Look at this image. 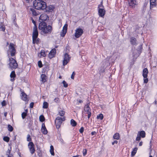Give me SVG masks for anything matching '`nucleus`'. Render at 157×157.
<instances>
[{
	"label": "nucleus",
	"mask_w": 157,
	"mask_h": 157,
	"mask_svg": "<svg viewBox=\"0 0 157 157\" xmlns=\"http://www.w3.org/2000/svg\"><path fill=\"white\" fill-rule=\"evenodd\" d=\"M33 5L35 8L37 10H43L46 7V3L43 0H35Z\"/></svg>",
	"instance_id": "f257e3e1"
},
{
	"label": "nucleus",
	"mask_w": 157,
	"mask_h": 157,
	"mask_svg": "<svg viewBox=\"0 0 157 157\" xmlns=\"http://www.w3.org/2000/svg\"><path fill=\"white\" fill-rule=\"evenodd\" d=\"M9 67L11 69L16 68L17 66V64L16 61L13 58H9Z\"/></svg>",
	"instance_id": "f03ea898"
},
{
	"label": "nucleus",
	"mask_w": 157,
	"mask_h": 157,
	"mask_svg": "<svg viewBox=\"0 0 157 157\" xmlns=\"http://www.w3.org/2000/svg\"><path fill=\"white\" fill-rule=\"evenodd\" d=\"M65 117L61 118L59 117H57L55 121V123L57 128H59L60 127L62 124V121L65 120Z\"/></svg>",
	"instance_id": "7ed1b4c3"
},
{
	"label": "nucleus",
	"mask_w": 157,
	"mask_h": 157,
	"mask_svg": "<svg viewBox=\"0 0 157 157\" xmlns=\"http://www.w3.org/2000/svg\"><path fill=\"white\" fill-rule=\"evenodd\" d=\"M83 33V29L79 27H78L75 30V36L76 38H78L82 35Z\"/></svg>",
	"instance_id": "20e7f679"
},
{
	"label": "nucleus",
	"mask_w": 157,
	"mask_h": 157,
	"mask_svg": "<svg viewBox=\"0 0 157 157\" xmlns=\"http://www.w3.org/2000/svg\"><path fill=\"white\" fill-rule=\"evenodd\" d=\"M9 51L10 53L12 56H13L15 55L16 50L14 47V44L12 43H10V44Z\"/></svg>",
	"instance_id": "39448f33"
},
{
	"label": "nucleus",
	"mask_w": 157,
	"mask_h": 157,
	"mask_svg": "<svg viewBox=\"0 0 157 157\" xmlns=\"http://www.w3.org/2000/svg\"><path fill=\"white\" fill-rule=\"evenodd\" d=\"M148 72L147 68H145L143 70V75L144 77V82L145 83H147L148 81V79L147 78Z\"/></svg>",
	"instance_id": "423d86ee"
},
{
	"label": "nucleus",
	"mask_w": 157,
	"mask_h": 157,
	"mask_svg": "<svg viewBox=\"0 0 157 157\" xmlns=\"http://www.w3.org/2000/svg\"><path fill=\"white\" fill-rule=\"evenodd\" d=\"M38 35V33L37 27L36 26H34L33 33V40H34L36 38H37Z\"/></svg>",
	"instance_id": "0eeeda50"
},
{
	"label": "nucleus",
	"mask_w": 157,
	"mask_h": 157,
	"mask_svg": "<svg viewBox=\"0 0 157 157\" xmlns=\"http://www.w3.org/2000/svg\"><path fill=\"white\" fill-rule=\"evenodd\" d=\"M28 148L32 154H33L35 151L34 145L33 142H29L28 144Z\"/></svg>",
	"instance_id": "6e6552de"
},
{
	"label": "nucleus",
	"mask_w": 157,
	"mask_h": 157,
	"mask_svg": "<svg viewBox=\"0 0 157 157\" xmlns=\"http://www.w3.org/2000/svg\"><path fill=\"white\" fill-rule=\"evenodd\" d=\"M70 59V57L69 55L67 53L64 54V59L63 61V66L66 65L69 61Z\"/></svg>",
	"instance_id": "1a4fd4ad"
},
{
	"label": "nucleus",
	"mask_w": 157,
	"mask_h": 157,
	"mask_svg": "<svg viewBox=\"0 0 157 157\" xmlns=\"http://www.w3.org/2000/svg\"><path fill=\"white\" fill-rule=\"evenodd\" d=\"M52 30V27L49 25L47 26L44 29V30L43 31V32L41 33L42 34H44L47 33H50Z\"/></svg>",
	"instance_id": "9d476101"
},
{
	"label": "nucleus",
	"mask_w": 157,
	"mask_h": 157,
	"mask_svg": "<svg viewBox=\"0 0 157 157\" xmlns=\"http://www.w3.org/2000/svg\"><path fill=\"white\" fill-rule=\"evenodd\" d=\"M48 15L45 13H43L40 15L39 17V21L40 22H43L48 19Z\"/></svg>",
	"instance_id": "9b49d317"
},
{
	"label": "nucleus",
	"mask_w": 157,
	"mask_h": 157,
	"mask_svg": "<svg viewBox=\"0 0 157 157\" xmlns=\"http://www.w3.org/2000/svg\"><path fill=\"white\" fill-rule=\"evenodd\" d=\"M84 110L85 112L86 113L88 114V118L89 119L91 116V110L89 106L87 104L86 105L85 107Z\"/></svg>",
	"instance_id": "f8f14e48"
},
{
	"label": "nucleus",
	"mask_w": 157,
	"mask_h": 157,
	"mask_svg": "<svg viewBox=\"0 0 157 157\" xmlns=\"http://www.w3.org/2000/svg\"><path fill=\"white\" fill-rule=\"evenodd\" d=\"M47 26V25L45 22H41L39 23V29L40 30H41V33L43 32V31L44 30V29L46 28Z\"/></svg>",
	"instance_id": "ddd939ff"
},
{
	"label": "nucleus",
	"mask_w": 157,
	"mask_h": 157,
	"mask_svg": "<svg viewBox=\"0 0 157 157\" xmlns=\"http://www.w3.org/2000/svg\"><path fill=\"white\" fill-rule=\"evenodd\" d=\"M68 25L67 24H65L63 27L62 31L60 33V36L62 37H64L66 34L67 29Z\"/></svg>",
	"instance_id": "4468645a"
},
{
	"label": "nucleus",
	"mask_w": 157,
	"mask_h": 157,
	"mask_svg": "<svg viewBox=\"0 0 157 157\" xmlns=\"http://www.w3.org/2000/svg\"><path fill=\"white\" fill-rule=\"evenodd\" d=\"M29 12L30 14L33 16H36L39 14L37 12L36 10L33 8H30L29 10Z\"/></svg>",
	"instance_id": "2eb2a0df"
},
{
	"label": "nucleus",
	"mask_w": 157,
	"mask_h": 157,
	"mask_svg": "<svg viewBox=\"0 0 157 157\" xmlns=\"http://www.w3.org/2000/svg\"><path fill=\"white\" fill-rule=\"evenodd\" d=\"M128 3L129 6L132 7H135L137 5V0H129Z\"/></svg>",
	"instance_id": "dca6fc26"
},
{
	"label": "nucleus",
	"mask_w": 157,
	"mask_h": 157,
	"mask_svg": "<svg viewBox=\"0 0 157 157\" xmlns=\"http://www.w3.org/2000/svg\"><path fill=\"white\" fill-rule=\"evenodd\" d=\"M56 50L55 48L52 49L50 52L49 54L48 57L51 59L54 57L55 55L56 54Z\"/></svg>",
	"instance_id": "f3484780"
},
{
	"label": "nucleus",
	"mask_w": 157,
	"mask_h": 157,
	"mask_svg": "<svg viewBox=\"0 0 157 157\" xmlns=\"http://www.w3.org/2000/svg\"><path fill=\"white\" fill-rule=\"evenodd\" d=\"M99 6H98L99 8L98 12V14L100 16L102 17L105 14V10L103 9L99 8Z\"/></svg>",
	"instance_id": "a211bd4d"
},
{
	"label": "nucleus",
	"mask_w": 157,
	"mask_h": 157,
	"mask_svg": "<svg viewBox=\"0 0 157 157\" xmlns=\"http://www.w3.org/2000/svg\"><path fill=\"white\" fill-rule=\"evenodd\" d=\"M20 91L21 92V99L23 101H26L27 100V95L25 93L22 91L21 89L20 90Z\"/></svg>",
	"instance_id": "6ab92c4d"
},
{
	"label": "nucleus",
	"mask_w": 157,
	"mask_h": 157,
	"mask_svg": "<svg viewBox=\"0 0 157 157\" xmlns=\"http://www.w3.org/2000/svg\"><path fill=\"white\" fill-rule=\"evenodd\" d=\"M41 131L44 134H46L48 133L45 127V124H42V125Z\"/></svg>",
	"instance_id": "aec40b11"
},
{
	"label": "nucleus",
	"mask_w": 157,
	"mask_h": 157,
	"mask_svg": "<svg viewBox=\"0 0 157 157\" xmlns=\"http://www.w3.org/2000/svg\"><path fill=\"white\" fill-rule=\"evenodd\" d=\"M130 41L132 45H136V38L134 37H132L130 38Z\"/></svg>",
	"instance_id": "412c9836"
},
{
	"label": "nucleus",
	"mask_w": 157,
	"mask_h": 157,
	"mask_svg": "<svg viewBox=\"0 0 157 157\" xmlns=\"http://www.w3.org/2000/svg\"><path fill=\"white\" fill-rule=\"evenodd\" d=\"M46 56L45 52L44 50H41L40 53L38 54V56L40 58L45 57Z\"/></svg>",
	"instance_id": "4be33fe9"
},
{
	"label": "nucleus",
	"mask_w": 157,
	"mask_h": 157,
	"mask_svg": "<svg viewBox=\"0 0 157 157\" xmlns=\"http://www.w3.org/2000/svg\"><path fill=\"white\" fill-rule=\"evenodd\" d=\"M45 9H46V10L47 11L52 12L53 10L54 7L52 5H49L47 6H46V7Z\"/></svg>",
	"instance_id": "5701e85b"
},
{
	"label": "nucleus",
	"mask_w": 157,
	"mask_h": 157,
	"mask_svg": "<svg viewBox=\"0 0 157 157\" xmlns=\"http://www.w3.org/2000/svg\"><path fill=\"white\" fill-rule=\"evenodd\" d=\"M46 77L44 74H42L41 75L40 81L43 83H44L46 81Z\"/></svg>",
	"instance_id": "b1692460"
},
{
	"label": "nucleus",
	"mask_w": 157,
	"mask_h": 157,
	"mask_svg": "<svg viewBox=\"0 0 157 157\" xmlns=\"http://www.w3.org/2000/svg\"><path fill=\"white\" fill-rule=\"evenodd\" d=\"M150 8L153 7L155 6L156 4V0H150Z\"/></svg>",
	"instance_id": "393cba45"
},
{
	"label": "nucleus",
	"mask_w": 157,
	"mask_h": 157,
	"mask_svg": "<svg viewBox=\"0 0 157 157\" xmlns=\"http://www.w3.org/2000/svg\"><path fill=\"white\" fill-rule=\"evenodd\" d=\"M113 138L115 139L118 140L120 138V135L118 133H116L113 136Z\"/></svg>",
	"instance_id": "a878e982"
},
{
	"label": "nucleus",
	"mask_w": 157,
	"mask_h": 157,
	"mask_svg": "<svg viewBox=\"0 0 157 157\" xmlns=\"http://www.w3.org/2000/svg\"><path fill=\"white\" fill-rule=\"evenodd\" d=\"M71 124L73 127L75 126L77 124L76 122L73 119H71Z\"/></svg>",
	"instance_id": "bb28decb"
},
{
	"label": "nucleus",
	"mask_w": 157,
	"mask_h": 157,
	"mask_svg": "<svg viewBox=\"0 0 157 157\" xmlns=\"http://www.w3.org/2000/svg\"><path fill=\"white\" fill-rule=\"evenodd\" d=\"M50 151L52 155H54V148L52 145L50 146Z\"/></svg>",
	"instance_id": "cd10ccee"
},
{
	"label": "nucleus",
	"mask_w": 157,
	"mask_h": 157,
	"mask_svg": "<svg viewBox=\"0 0 157 157\" xmlns=\"http://www.w3.org/2000/svg\"><path fill=\"white\" fill-rule=\"evenodd\" d=\"M140 136L142 138H144L145 136V132L144 131H141L140 132Z\"/></svg>",
	"instance_id": "c85d7f7f"
},
{
	"label": "nucleus",
	"mask_w": 157,
	"mask_h": 157,
	"mask_svg": "<svg viewBox=\"0 0 157 157\" xmlns=\"http://www.w3.org/2000/svg\"><path fill=\"white\" fill-rule=\"evenodd\" d=\"M137 148L136 147L132 151V152L131 153V155L132 156H134L136 153L137 152Z\"/></svg>",
	"instance_id": "c756f323"
},
{
	"label": "nucleus",
	"mask_w": 157,
	"mask_h": 157,
	"mask_svg": "<svg viewBox=\"0 0 157 157\" xmlns=\"http://www.w3.org/2000/svg\"><path fill=\"white\" fill-rule=\"evenodd\" d=\"M103 116L102 114H100L97 116V119H100L101 120L103 119Z\"/></svg>",
	"instance_id": "7c9ffc66"
},
{
	"label": "nucleus",
	"mask_w": 157,
	"mask_h": 157,
	"mask_svg": "<svg viewBox=\"0 0 157 157\" xmlns=\"http://www.w3.org/2000/svg\"><path fill=\"white\" fill-rule=\"evenodd\" d=\"M48 107V104L47 102H44L43 103V107L44 108L46 109Z\"/></svg>",
	"instance_id": "2f4dec72"
},
{
	"label": "nucleus",
	"mask_w": 157,
	"mask_h": 157,
	"mask_svg": "<svg viewBox=\"0 0 157 157\" xmlns=\"http://www.w3.org/2000/svg\"><path fill=\"white\" fill-rule=\"evenodd\" d=\"M65 113V112L63 110H60L59 112V115L61 116H63Z\"/></svg>",
	"instance_id": "473e14b6"
},
{
	"label": "nucleus",
	"mask_w": 157,
	"mask_h": 157,
	"mask_svg": "<svg viewBox=\"0 0 157 157\" xmlns=\"http://www.w3.org/2000/svg\"><path fill=\"white\" fill-rule=\"evenodd\" d=\"M16 75L15 74V72L14 71H12L10 75V77L11 78H14L15 77Z\"/></svg>",
	"instance_id": "72a5a7b5"
},
{
	"label": "nucleus",
	"mask_w": 157,
	"mask_h": 157,
	"mask_svg": "<svg viewBox=\"0 0 157 157\" xmlns=\"http://www.w3.org/2000/svg\"><path fill=\"white\" fill-rule=\"evenodd\" d=\"M39 119L41 122H43L44 120V117L42 115H41L39 117Z\"/></svg>",
	"instance_id": "f704fd0d"
},
{
	"label": "nucleus",
	"mask_w": 157,
	"mask_h": 157,
	"mask_svg": "<svg viewBox=\"0 0 157 157\" xmlns=\"http://www.w3.org/2000/svg\"><path fill=\"white\" fill-rule=\"evenodd\" d=\"M3 140L4 141L8 142L9 141L10 138L8 136H5L3 137Z\"/></svg>",
	"instance_id": "c9c22d12"
},
{
	"label": "nucleus",
	"mask_w": 157,
	"mask_h": 157,
	"mask_svg": "<svg viewBox=\"0 0 157 157\" xmlns=\"http://www.w3.org/2000/svg\"><path fill=\"white\" fill-rule=\"evenodd\" d=\"M27 116L26 113L24 112L21 114V117L22 119H24L25 118V117Z\"/></svg>",
	"instance_id": "e433bc0d"
},
{
	"label": "nucleus",
	"mask_w": 157,
	"mask_h": 157,
	"mask_svg": "<svg viewBox=\"0 0 157 157\" xmlns=\"http://www.w3.org/2000/svg\"><path fill=\"white\" fill-rule=\"evenodd\" d=\"M8 130L10 132H12L13 130V127L10 125H8Z\"/></svg>",
	"instance_id": "4c0bfd02"
},
{
	"label": "nucleus",
	"mask_w": 157,
	"mask_h": 157,
	"mask_svg": "<svg viewBox=\"0 0 157 157\" xmlns=\"http://www.w3.org/2000/svg\"><path fill=\"white\" fill-rule=\"evenodd\" d=\"M27 140L28 141H31V139L29 134H28L27 135Z\"/></svg>",
	"instance_id": "58836bf2"
},
{
	"label": "nucleus",
	"mask_w": 157,
	"mask_h": 157,
	"mask_svg": "<svg viewBox=\"0 0 157 157\" xmlns=\"http://www.w3.org/2000/svg\"><path fill=\"white\" fill-rule=\"evenodd\" d=\"M39 39H37V38H36L35 39V40H34L33 41V44H34V43H37L39 42Z\"/></svg>",
	"instance_id": "ea45409f"
},
{
	"label": "nucleus",
	"mask_w": 157,
	"mask_h": 157,
	"mask_svg": "<svg viewBox=\"0 0 157 157\" xmlns=\"http://www.w3.org/2000/svg\"><path fill=\"white\" fill-rule=\"evenodd\" d=\"M82 153L83 156H85L87 153V150H86V149H83Z\"/></svg>",
	"instance_id": "a19ab883"
},
{
	"label": "nucleus",
	"mask_w": 157,
	"mask_h": 157,
	"mask_svg": "<svg viewBox=\"0 0 157 157\" xmlns=\"http://www.w3.org/2000/svg\"><path fill=\"white\" fill-rule=\"evenodd\" d=\"M63 86L64 87H67V86L68 85L65 81H63Z\"/></svg>",
	"instance_id": "79ce46f5"
},
{
	"label": "nucleus",
	"mask_w": 157,
	"mask_h": 157,
	"mask_svg": "<svg viewBox=\"0 0 157 157\" xmlns=\"http://www.w3.org/2000/svg\"><path fill=\"white\" fill-rule=\"evenodd\" d=\"M38 66L40 67H42V63L40 61L38 62Z\"/></svg>",
	"instance_id": "37998d69"
},
{
	"label": "nucleus",
	"mask_w": 157,
	"mask_h": 157,
	"mask_svg": "<svg viewBox=\"0 0 157 157\" xmlns=\"http://www.w3.org/2000/svg\"><path fill=\"white\" fill-rule=\"evenodd\" d=\"M0 30H1L2 31H5V26H1L0 27Z\"/></svg>",
	"instance_id": "c03bdc74"
},
{
	"label": "nucleus",
	"mask_w": 157,
	"mask_h": 157,
	"mask_svg": "<svg viewBox=\"0 0 157 157\" xmlns=\"http://www.w3.org/2000/svg\"><path fill=\"white\" fill-rule=\"evenodd\" d=\"M11 151V148H10V149H8L6 153V155H8L10 154V152Z\"/></svg>",
	"instance_id": "a18cd8bd"
},
{
	"label": "nucleus",
	"mask_w": 157,
	"mask_h": 157,
	"mask_svg": "<svg viewBox=\"0 0 157 157\" xmlns=\"http://www.w3.org/2000/svg\"><path fill=\"white\" fill-rule=\"evenodd\" d=\"M140 51L138 50V53L140 54L141 53V51L142 50V48H143L142 47V45H140Z\"/></svg>",
	"instance_id": "49530a36"
},
{
	"label": "nucleus",
	"mask_w": 157,
	"mask_h": 157,
	"mask_svg": "<svg viewBox=\"0 0 157 157\" xmlns=\"http://www.w3.org/2000/svg\"><path fill=\"white\" fill-rule=\"evenodd\" d=\"M75 75V73L74 71L73 72L71 76V79H74V76Z\"/></svg>",
	"instance_id": "de8ad7c7"
},
{
	"label": "nucleus",
	"mask_w": 157,
	"mask_h": 157,
	"mask_svg": "<svg viewBox=\"0 0 157 157\" xmlns=\"http://www.w3.org/2000/svg\"><path fill=\"white\" fill-rule=\"evenodd\" d=\"M79 131L80 133H82L84 131V128L82 127L79 129Z\"/></svg>",
	"instance_id": "09e8293b"
},
{
	"label": "nucleus",
	"mask_w": 157,
	"mask_h": 157,
	"mask_svg": "<svg viewBox=\"0 0 157 157\" xmlns=\"http://www.w3.org/2000/svg\"><path fill=\"white\" fill-rule=\"evenodd\" d=\"M34 103L33 102H31L30 103V106L31 108H33V106Z\"/></svg>",
	"instance_id": "8fccbe9b"
},
{
	"label": "nucleus",
	"mask_w": 157,
	"mask_h": 157,
	"mask_svg": "<svg viewBox=\"0 0 157 157\" xmlns=\"http://www.w3.org/2000/svg\"><path fill=\"white\" fill-rule=\"evenodd\" d=\"M59 101V99L58 98H55L54 99V101H55V102H58Z\"/></svg>",
	"instance_id": "3c124183"
},
{
	"label": "nucleus",
	"mask_w": 157,
	"mask_h": 157,
	"mask_svg": "<svg viewBox=\"0 0 157 157\" xmlns=\"http://www.w3.org/2000/svg\"><path fill=\"white\" fill-rule=\"evenodd\" d=\"M2 105L3 106H5L6 105V102L5 101H4L2 102Z\"/></svg>",
	"instance_id": "603ef678"
},
{
	"label": "nucleus",
	"mask_w": 157,
	"mask_h": 157,
	"mask_svg": "<svg viewBox=\"0 0 157 157\" xmlns=\"http://www.w3.org/2000/svg\"><path fill=\"white\" fill-rule=\"evenodd\" d=\"M118 143V141L117 140H115L113 142H112V145H114L115 144H117Z\"/></svg>",
	"instance_id": "864d4df0"
},
{
	"label": "nucleus",
	"mask_w": 157,
	"mask_h": 157,
	"mask_svg": "<svg viewBox=\"0 0 157 157\" xmlns=\"http://www.w3.org/2000/svg\"><path fill=\"white\" fill-rule=\"evenodd\" d=\"M96 133V132H91V134L92 135H94Z\"/></svg>",
	"instance_id": "5fc2aeb1"
},
{
	"label": "nucleus",
	"mask_w": 157,
	"mask_h": 157,
	"mask_svg": "<svg viewBox=\"0 0 157 157\" xmlns=\"http://www.w3.org/2000/svg\"><path fill=\"white\" fill-rule=\"evenodd\" d=\"M8 156V157H13V155H12L10 154L7 155Z\"/></svg>",
	"instance_id": "6e6d98bb"
},
{
	"label": "nucleus",
	"mask_w": 157,
	"mask_h": 157,
	"mask_svg": "<svg viewBox=\"0 0 157 157\" xmlns=\"http://www.w3.org/2000/svg\"><path fill=\"white\" fill-rule=\"evenodd\" d=\"M142 144H143V142L142 141L140 142L139 144V146H141L142 145Z\"/></svg>",
	"instance_id": "4d7b16f0"
},
{
	"label": "nucleus",
	"mask_w": 157,
	"mask_h": 157,
	"mask_svg": "<svg viewBox=\"0 0 157 157\" xmlns=\"http://www.w3.org/2000/svg\"><path fill=\"white\" fill-rule=\"evenodd\" d=\"M32 22H33V23L34 24V26H36V23H35V21L33 20Z\"/></svg>",
	"instance_id": "13d9d810"
},
{
	"label": "nucleus",
	"mask_w": 157,
	"mask_h": 157,
	"mask_svg": "<svg viewBox=\"0 0 157 157\" xmlns=\"http://www.w3.org/2000/svg\"><path fill=\"white\" fill-rule=\"evenodd\" d=\"M140 137L141 136H138V141H139L140 140V139H141Z\"/></svg>",
	"instance_id": "bf43d9fd"
},
{
	"label": "nucleus",
	"mask_w": 157,
	"mask_h": 157,
	"mask_svg": "<svg viewBox=\"0 0 157 157\" xmlns=\"http://www.w3.org/2000/svg\"><path fill=\"white\" fill-rule=\"evenodd\" d=\"M7 112H5L4 113V116L6 117V115H7Z\"/></svg>",
	"instance_id": "052dcab7"
},
{
	"label": "nucleus",
	"mask_w": 157,
	"mask_h": 157,
	"mask_svg": "<svg viewBox=\"0 0 157 157\" xmlns=\"http://www.w3.org/2000/svg\"><path fill=\"white\" fill-rule=\"evenodd\" d=\"M28 2H30L32 1V0H26Z\"/></svg>",
	"instance_id": "680f3d73"
},
{
	"label": "nucleus",
	"mask_w": 157,
	"mask_h": 157,
	"mask_svg": "<svg viewBox=\"0 0 157 157\" xmlns=\"http://www.w3.org/2000/svg\"><path fill=\"white\" fill-rule=\"evenodd\" d=\"M79 103H82V100H79Z\"/></svg>",
	"instance_id": "e2e57ef3"
},
{
	"label": "nucleus",
	"mask_w": 157,
	"mask_h": 157,
	"mask_svg": "<svg viewBox=\"0 0 157 157\" xmlns=\"http://www.w3.org/2000/svg\"><path fill=\"white\" fill-rule=\"evenodd\" d=\"M157 103V101H155V104H156Z\"/></svg>",
	"instance_id": "0e129e2a"
},
{
	"label": "nucleus",
	"mask_w": 157,
	"mask_h": 157,
	"mask_svg": "<svg viewBox=\"0 0 157 157\" xmlns=\"http://www.w3.org/2000/svg\"><path fill=\"white\" fill-rule=\"evenodd\" d=\"M59 78H61V76H59Z\"/></svg>",
	"instance_id": "69168bd1"
},
{
	"label": "nucleus",
	"mask_w": 157,
	"mask_h": 157,
	"mask_svg": "<svg viewBox=\"0 0 157 157\" xmlns=\"http://www.w3.org/2000/svg\"><path fill=\"white\" fill-rule=\"evenodd\" d=\"M136 140H137V136L136 138Z\"/></svg>",
	"instance_id": "338daca9"
},
{
	"label": "nucleus",
	"mask_w": 157,
	"mask_h": 157,
	"mask_svg": "<svg viewBox=\"0 0 157 157\" xmlns=\"http://www.w3.org/2000/svg\"><path fill=\"white\" fill-rule=\"evenodd\" d=\"M149 157H152V156H151V155H150L149 156Z\"/></svg>",
	"instance_id": "774afa93"
}]
</instances>
